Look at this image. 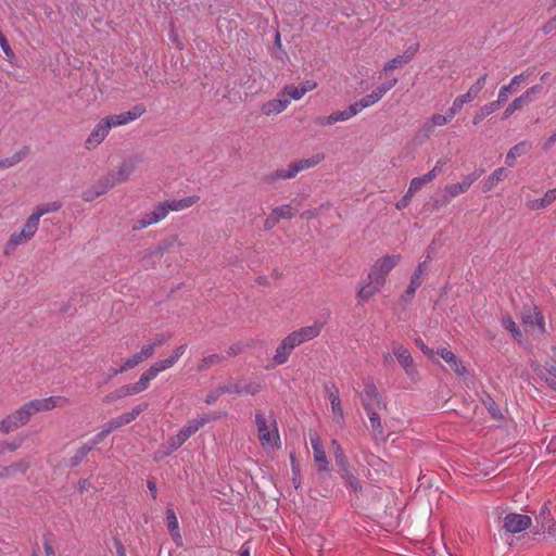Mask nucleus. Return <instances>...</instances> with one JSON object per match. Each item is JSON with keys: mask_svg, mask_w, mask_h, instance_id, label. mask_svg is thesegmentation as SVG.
Wrapping results in <instances>:
<instances>
[{"mask_svg": "<svg viewBox=\"0 0 556 556\" xmlns=\"http://www.w3.org/2000/svg\"><path fill=\"white\" fill-rule=\"evenodd\" d=\"M67 404L68 400L64 396H50L29 401L0 421V431L5 434L13 432L28 424L33 415L48 412L55 407H64Z\"/></svg>", "mask_w": 556, "mask_h": 556, "instance_id": "f257e3e1", "label": "nucleus"}, {"mask_svg": "<svg viewBox=\"0 0 556 556\" xmlns=\"http://www.w3.org/2000/svg\"><path fill=\"white\" fill-rule=\"evenodd\" d=\"M324 160V154L317 153L309 159L299 160L289 164L287 168H278L275 172L266 175L264 181L273 184L277 179H291L300 172L314 167Z\"/></svg>", "mask_w": 556, "mask_h": 556, "instance_id": "f03ea898", "label": "nucleus"}, {"mask_svg": "<svg viewBox=\"0 0 556 556\" xmlns=\"http://www.w3.org/2000/svg\"><path fill=\"white\" fill-rule=\"evenodd\" d=\"M255 424L257 426L258 439L261 444L264 447L275 446L277 442H279V434L276 428V420L271 417V424L274 427V431H269V426L267 425V420L262 412H257L255 415Z\"/></svg>", "mask_w": 556, "mask_h": 556, "instance_id": "7ed1b4c3", "label": "nucleus"}, {"mask_svg": "<svg viewBox=\"0 0 556 556\" xmlns=\"http://www.w3.org/2000/svg\"><path fill=\"white\" fill-rule=\"evenodd\" d=\"M362 405L365 410L386 409L387 403L383 401L378 388L372 380L365 383L363 392L359 394Z\"/></svg>", "mask_w": 556, "mask_h": 556, "instance_id": "20e7f679", "label": "nucleus"}, {"mask_svg": "<svg viewBox=\"0 0 556 556\" xmlns=\"http://www.w3.org/2000/svg\"><path fill=\"white\" fill-rule=\"evenodd\" d=\"M400 261L401 255L399 254L386 255L377 260L368 273V278H377L380 279L382 283H386L387 276Z\"/></svg>", "mask_w": 556, "mask_h": 556, "instance_id": "39448f33", "label": "nucleus"}, {"mask_svg": "<svg viewBox=\"0 0 556 556\" xmlns=\"http://www.w3.org/2000/svg\"><path fill=\"white\" fill-rule=\"evenodd\" d=\"M393 355L396 357L405 374L412 379L416 380L419 376L418 369L415 365L414 358L405 346L401 344L393 345Z\"/></svg>", "mask_w": 556, "mask_h": 556, "instance_id": "423d86ee", "label": "nucleus"}, {"mask_svg": "<svg viewBox=\"0 0 556 556\" xmlns=\"http://www.w3.org/2000/svg\"><path fill=\"white\" fill-rule=\"evenodd\" d=\"M521 321L529 327H536L540 333L545 332L544 317L534 305H525L521 311Z\"/></svg>", "mask_w": 556, "mask_h": 556, "instance_id": "0eeeda50", "label": "nucleus"}, {"mask_svg": "<svg viewBox=\"0 0 556 556\" xmlns=\"http://www.w3.org/2000/svg\"><path fill=\"white\" fill-rule=\"evenodd\" d=\"M146 112V108L143 104L135 105L130 111L122 112L119 114L111 115L105 117V122L110 124V128L126 125L138 117H140Z\"/></svg>", "mask_w": 556, "mask_h": 556, "instance_id": "6e6552de", "label": "nucleus"}, {"mask_svg": "<svg viewBox=\"0 0 556 556\" xmlns=\"http://www.w3.org/2000/svg\"><path fill=\"white\" fill-rule=\"evenodd\" d=\"M531 518L527 515L510 513L504 518V529L510 533H519L531 526Z\"/></svg>", "mask_w": 556, "mask_h": 556, "instance_id": "1a4fd4ad", "label": "nucleus"}, {"mask_svg": "<svg viewBox=\"0 0 556 556\" xmlns=\"http://www.w3.org/2000/svg\"><path fill=\"white\" fill-rule=\"evenodd\" d=\"M384 283L381 282L380 279L377 278H368L361 283L359 289L357 291V299L361 302H368L376 293H378Z\"/></svg>", "mask_w": 556, "mask_h": 556, "instance_id": "9d476101", "label": "nucleus"}, {"mask_svg": "<svg viewBox=\"0 0 556 556\" xmlns=\"http://www.w3.org/2000/svg\"><path fill=\"white\" fill-rule=\"evenodd\" d=\"M110 129H111L110 124H108L104 118L101 119L96 125V127L93 128V130L91 131L89 137L86 139V141H85L86 149L91 150V149H94L96 147H98L104 140V138L108 136Z\"/></svg>", "mask_w": 556, "mask_h": 556, "instance_id": "9b49d317", "label": "nucleus"}, {"mask_svg": "<svg viewBox=\"0 0 556 556\" xmlns=\"http://www.w3.org/2000/svg\"><path fill=\"white\" fill-rule=\"evenodd\" d=\"M435 354L443 358L457 376L465 377L468 374L462 361L451 350L441 348L435 351Z\"/></svg>", "mask_w": 556, "mask_h": 556, "instance_id": "f8f14e48", "label": "nucleus"}, {"mask_svg": "<svg viewBox=\"0 0 556 556\" xmlns=\"http://www.w3.org/2000/svg\"><path fill=\"white\" fill-rule=\"evenodd\" d=\"M538 522V533L547 532L548 534H554L556 531V521L551 515L548 505L545 503L541 509L539 515L536 516Z\"/></svg>", "mask_w": 556, "mask_h": 556, "instance_id": "ddd939ff", "label": "nucleus"}, {"mask_svg": "<svg viewBox=\"0 0 556 556\" xmlns=\"http://www.w3.org/2000/svg\"><path fill=\"white\" fill-rule=\"evenodd\" d=\"M397 83L396 78H392L381 86L377 87L371 93L365 96L359 102H362L363 109L368 108L378 102L390 89H392Z\"/></svg>", "mask_w": 556, "mask_h": 556, "instance_id": "4468645a", "label": "nucleus"}, {"mask_svg": "<svg viewBox=\"0 0 556 556\" xmlns=\"http://www.w3.org/2000/svg\"><path fill=\"white\" fill-rule=\"evenodd\" d=\"M326 391L328 393V399L331 404L333 420L336 424L342 426L344 422V413L339 396V390L337 389L336 386H332L331 388H326Z\"/></svg>", "mask_w": 556, "mask_h": 556, "instance_id": "2eb2a0df", "label": "nucleus"}, {"mask_svg": "<svg viewBox=\"0 0 556 556\" xmlns=\"http://www.w3.org/2000/svg\"><path fill=\"white\" fill-rule=\"evenodd\" d=\"M418 49H419L418 43H415V45L408 47L403 54L397 55V56L393 58L392 60H390L389 62H387L386 65L383 66V71L391 72L397 67H402L403 65L407 64L414 58V55L417 53Z\"/></svg>", "mask_w": 556, "mask_h": 556, "instance_id": "dca6fc26", "label": "nucleus"}, {"mask_svg": "<svg viewBox=\"0 0 556 556\" xmlns=\"http://www.w3.org/2000/svg\"><path fill=\"white\" fill-rule=\"evenodd\" d=\"M531 74L532 72L527 70L526 72H522L521 74L514 76L508 85L501 87L497 100L501 103H504L507 100L509 93L515 92L517 88L520 86V84Z\"/></svg>", "mask_w": 556, "mask_h": 556, "instance_id": "f3484780", "label": "nucleus"}, {"mask_svg": "<svg viewBox=\"0 0 556 556\" xmlns=\"http://www.w3.org/2000/svg\"><path fill=\"white\" fill-rule=\"evenodd\" d=\"M324 324L320 321H315L311 326H305L300 328L299 330H294L293 333L296 336V339L302 344L304 342L311 341L319 336Z\"/></svg>", "mask_w": 556, "mask_h": 556, "instance_id": "a211bd4d", "label": "nucleus"}, {"mask_svg": "<svg viewBox=\"0 0 556 556\" xmlns=\"http://www.w3.org/2000/svg\"><path fill=\"white\" fill-rule=\"evenodd\" d=\"M137 162L134 159L125 160L116 172L110 173L116 185L125 182L136 169Z\"/></svg>", "mask_w": 556, "mask_h": 556, "instance_id": "6ab92c4d", "label": "nucleus"}, {"mask_svg": "<svg viewBox=\"0 0 556 556\" xmlns=\"http://www.w3.org/2000/svg\"><path fill=\"white\" fill-rule=\"evenodd\" d=\"M150 382L151 380L143 372L137 382L121 387V393L124 397L139 394L149 388Z\"/></svg>", "mask_w": 556, "mask_h": 556, "instance_id": "aec40b11", "label": "nucleus"}, {"mask_svg": "<svg viewBox=\"0 0 556 556\" xmlns=\"http://www.w3.org/2000/svg\"><path fill=\"white\" fill-rule=\"evenodd\" d=\"M462 194L456 184L445 186L442 195L439 199L432 200V210H438L445 206L451 200Z\"/></svg>", "mask_w": 556, "mask_h": 556, "instance_id": "412c9836", "label": "nucleus"}, {"mask_svg": "<svg viewBox=\"0 0 556 556\" xmlns=\"http://www.w3.org/2000/svg\"><path fill=\"white\" fill-rule=\"evenodd\" d=\"M452 119L445 113L443 114H433L429 117L424 125L421 126V131L428 137L433 134L434 128L439 126H444L448 124Z\"/></svg>", "mask_w": 556, "mask_h": 556, "instance_id": "4be33fe9", "label": "nucleus"}, {"mask_svg": "<svg viewBox=\"0 0 556 556\" xmlns=\"http://www.w3.org/2000/svg\"><path fill=\"white\" fill-rule=\"evenodd\" d=\"M30 149L28 146L22 147L17 152L8 157L0 159V169L13 167L21 163L29 155Z\"/></svg>", "mask_w": 556, "mask_h": 556, "instance_id": "5701e85b", "label": "nucleus"}, {"mask_svg": "<svg viewBox=\"0 0 556 556\" xmlns=\"http://www.w3.org/2000/svg\"><path fill=\"white\" fill-rule=\"evenodd\" d=\"M508 176V170L504 167H500L495 169L492 174H490L482 184V191L489 192L495 186H497L502 180H504Z\"/></svg>", "mask_w": 556, "mask_h": 556, "instance_id": "b1692460", "label": "nucleus"}, {"mask_svg": "<svg viewBox=\"0 0 556 556\" xmlns=\"http://www.w3.org/2000/svg\"><path fill=\"white\" fill-rule=\"evenodd\" d=\"M176 240V237H170L168 239L160 241L155 249L146 250L143 252L142 258L146 260L148 257L154 256L160 260L164 255V253L167 252L175 244Z\"/></svg>", "mask_w": 556, "mask_h": 556, "instance_id": "393cba45", "label": "nucleus"}, {"mask_svg": "<svg viewBox=\"0 0 556 556\" xmlns=\"http://www.w3.org/2000/svg\"><path fill=\"white\" fill-rule=\"evenodd\" d=\"M289 104V99H273L262 105V113L267 116L270 114H278L285 111Z\"/></svg>", "mask_w": 556, "mask_h": 556, "instance_id": "a878e982", "label": "nucleus"}, {"mask_svg": "<svg viewBox=\"0 0 556 556\" xmlns=\"http://www.w3.org/2000/svg\"><path fill=\"white\" fill-rule=\"evenodd\" d=\"M422 274H424V265L419 264L417 266V268L415 269L414 275L410 278V282L408 285L407 290L405 291V293L403 295V300L404 301H408V300L413 299L417 288H419L420 285H421V276H422Z\"/></svg>", "mask_w": 556, "mask_h": 556, "instance_id": "bb28decb", "label": "nucleus"}, {"mask_svg": "<svg viewBox=\"0 0 556 556\" xmlns=\"http://www.w3.org/2000/svg\"><path fill=\"white\" fill-rule=\"evenodd\" d=\"M212 418L207 415L194 418L189 420L187 425L180 430V432L189 439L192 434H194L200 428L210 422Z\"/></svg>", "mask_w": 556, "mask_h": 556, "instance_id": "cd10ccee", "label": "nucleus"}, {"mask_svg": "<svg viewBox=\"0 0 556 556\" xmlns=\"http://www.w3.org/2000/svg\"><path fill=\"white\" fill-rule=\"evenodd\" d=\"M176 364L174 361V357H167L162 361L155 362L152 364L144 374L149 377V379L152 381L160 372L173 367Z\"/></svg>", "mask_w": 556, "mask_h": 556, "instance_id": "c85d7f7f", "label": "nucleus"}, {"mask_svg": "<svg viewBox=\"0 0 556 556\" xmlns=\"http://www.w3.org/2000/svg\"><path fill=\"white\" fill-rule=\"evenodd\" d=\"M531 144L527 141H521L517 144H515L510 150L507 152L505 156V164L508 167H513L515 165L516 157L523 155L527 150H529Z\"/></svg>", "mask_w": 556, "mask_h": 556, "instance_id": "c756f323", "label": "nucleus"}, {"mask_svg": "<svg viewBox=\"0 0 556 556\" xmlns=\"http://www.w3.org/2000/svg\"><path fill=\"white\" fill-rule=\"evenodd\" d=\"M362 110H363L362 102L356 101L355 103L349 105L345 110L336 111L332 113L334 123L348 121L351 117L355 116L357 113H359Z\"/></svg>", "mask_w": 556, "mask_h": 556, "instance_id": "7c9ffc66", "label": "nucleus"}, {"mask_svg": "<svg viewBox=\"0 0 556 556\" xmlns=\"http://www.w3.org/2000/svg\"><path fill=\"white\" fill-rule=\"evenodd\" d=\"M225 359H226V357L223 354H217V353L204 356L198 363L197 371H199V372L206 371L210 368H212L213 366L220 365Z\"/></svg>", "mask_w": 556, "mask_h": 556, "instance_id": "2f4dec72", "label": "nucleus"}, {"mask_svg": "<svg viewBox=\"0 0 556 556\" xmlns=\"http://www.w3.org/2000/svg\"><path fill=\"white\" fill-rule=\"evenodd\" d=\"M29 240L26 238V236L22 232V230L20 231H16V232H13L9 240L7 241L5 245H4V249H3V253L5 255H10L11 253H13L15 251V249L21 245V244H24L26 242H28Z\"/></svg>", "mask_w": 556, "mask_h": 556, "instance_id": "473e14b6", "label": "nucleus"}, {"mask_svg": "<svg viewBox=\"0 0 556 556\" xmlns=\"http://www.w3.org/2000/svg\"><path fill=\"white\" fill-rule=\"evenodd\" d=\"M500 104H502V103L498 100H496V101H492V102L486 103L483 106H481L475 113L473 118H472V124L475 126L480 124L486 116L494 113L498 109Z\"/></svg>", "mask_w": 556, "mask_h": 556, "instance_id": "72a5a7b5", "label": "nucleus"}, {"mask_svg": "<svg viewBox=\"0 0 556 556\" xmlns=\"http://www.w3.org/2000/svg\"><path fill=\"white\" fill-rule=\"evenodd\" d=\"M556 200V189L547 190L543 198L535 199L528 202V207L530 210H541L549 204H552Z\"/></svg>", "mask_w": 556, "mask_h": 556, "instance_id": "f704fd0d", "label": "nucleus"}, {"mask_svg": "<svg viewBox=\"0 0 556 556\" xmlns=\"http://www.w3.org/2000/svg\"><path fill=\"white\" fill-rule=\"evenodd\" d=\"M381 409H369L365 410L370 422V428L375 434V437H383L384 430L381 424L379 412Z\"/></svg>", "mask_w": 556, "mask_h": 556, "instance_id": "c9c22d12", "label": "nucleus"}, {"mask_svg": "<svg viewBox=\"0 0 556 556\" xmlns=\"http://www.w3.org/2000/svg\"><path fill=\"white\" fill-rule=\"evenodd\" d=\"M486 78H488V74L481 75L477 79V81L469 88V90L466 93L462 94L463 98L465 99V101H467L469 103V102L473 101L478 97L480 91L485 86Z\"/></svg>", "mask_w": 556, "mask_h": 556, "instance_id": "e433bc0d", "label": "nucleus"}, {"mask_svg": "<svg viewBox=\"0 0 556 556\" xmlns=\"http://www.w3.org/2000/svg\"><path fill=\"white\" fill-rule=\"evenodd\" d=\"M200 200L199 195H190L179 200H168L170 211H181L195 204Z\"/></svg>", "mask_w": 556, "mask_h": 556, "instance_id": "4c0bfd02", "label": "nucleus"}, {"mask_svg": "<svg viewBox=\"0 0 556 556\" xmlns=\"http://www.w3.org/2000/svg\"><path fill=\"white\" fill-rule=\"evenodd\" d=\"M340 477L345 481L346 486L354 493H359L363 490L359 479L352 472V469L342 472Z\"/></svg>", "mask_w": 556, "mask_h": 556, "instance_id": "58836bf2", "label": "nucleus"}, {"mask_svg": "<svg viewBox=\"0 0 556 556\" xmlns=\"http://www.w3.org/2000/svg\"><path fill=\"white\" fill-rule=\"evenodd\" d=\"M482 172V169H476L471 174L464 176L462 181L456 184L460 193H465L470 186L480 178Z\"/></svg>", "mask_w": 556, "mask_h": 556, "instance_id": "ea45409f", "label": "nucleus"}, {"mask_svg": "<svg viewBox=\"0 0 556 556\" xmlns=\"http://www.w3.org/2000/svg\"><path fill=\"white\" fill-rule=\"evenodd\" d=\"M482 172V169H476L471 174L464 176L462 181L456 184L460 193H465L470 186L480 178Z\"/></svg>", "mask_w": 556, "mask_h": 556, "instance_id": "a19ab883", "label": "nucleus"}, {"mask_svg": "<svg viewBox=\"0 0 556 556\" xmlns=\"http://www.w3.org/2000/svg\"><path fill=\"white\" fill-rule=\"evenodd\" d=\"M60 208H61V203H59V202L45 203V204L38 205L31 215L35 216V218L39 222L40 217L43 216L45 214H48L51 212H56Z\"/></svg>", "mask_w": 556, "mask_h": 556, "instance_id": "79ce46f5", "label": "nucleus"}, {"mask_svg": "<svg viewBox=\"0 0 556 556\" xmlns=\"http://www.w3.org/2000/svg\"><path fill=\"white\" fill-rule=\"evenodd\" d=\"M114 186H116L115 180L113 179V176L111 174H108L103 177H101L93 187L99 192L100 195L106 193L110 189H112Z\"/></svg>", "mask_w": 556, "mask_h": 556, "instance_id": "37998d69", "label": "nucleus"}, {"mask_svg": "<svg viewBox=\"0 0 556 556\" xmlns=\"http://www.w3.org/2000/svg\"><path fill=\"white\" fill-rule=\"evenodd\" d=\"M167 201H164L160 204H157L152 212L149 213L151 220L156 224L160 220L164 219L167 214L169 213L170 208Z\"/></svg>", "mask_w": 556, "mask_h": 556, "instance_id": "c03bdc74", "label": "nucleus"}, {"mask_svg": "<svg viewBox=\"0 0 556 556\" xmlns=\"http://www.w3.org/2000/svg\"><path fill=\"white\" fill-rule=\"evenodd\" d=\"M291 352L292 351L287 345H285L282 340L281 343L277 346L276 353L273 357L274 365H282L287 363Z\"/></svg>", "mask_w": 556, "mask_h": 556, "instance_id": "a18cd8bd", "label": "nucleus"}, {"mask_svg": "<svg viewBox=\"0 0 556 556\" xmlns=\"http://www.w3.org/2000/svg\"><path fill=\"white\" fill-rule=\"evenodd\" d=\"M166 520H167V527L170 531L174 540L181 539V535L179 533V526H178V519L175 515V511L173 509L166 510Z\"/></svg>", "mask_w": 556, "mask_h": 556, "instance_id": "49530a36", "label": "nucleus"}, {"mask_svg": "<svg viewBox=\"0 0 556 556\" xmlns=\"http://www.w3.org/2000/svg\"><path fill=\"white\" fill-rule=\"evenodd\" d=\"M273 213L276 215L278 220L281 219H291L294 217L296 210L291 207L290 204L280 205L277 207H274Z\"/></svg>", "mask_w": 556, "mask_h": 556, "instance_id": "de8ad7c7", "label": "nucleus"}, {"mask_svg": "<svg viewBox=\"0 0 556 556\" xmlns=\"http://www.w3.org/2000/svg\"><path fill=\"white\" fill-rule=\"evenodd\" d=\"M502 325L505 329H507L513 334V337L516 341H518V342L522 341V338H523L522 333L510 316L504 317L502 319Z\"/></svg>", "mask_w": 556, "mask_h": 556, "instance_id": "09e8293b", "label": "nucleus"}, {"mask_svg": "<svg viewBox=\"0 0 556 556\" xmlns=\"http://www.w3.org/2000/svg\"><path fill=\"white\" fill-rule=\"evenodd\" d=\"M92 451L90 448V445H88L87 443L83 444L76 452L75 454L70 458V463H68V466L70 467H76L78 466L83 459L88 455V453Z\"/></svg>", "mask_w": 556, "mask_h": 556, "instance_id": "8fccbe9b", "label": "nucleus"}, {"mask_svg": "<svg viewBox=\"0 0 556 556\" xmlns=\"http://www.w3.org/2000/svg\"><path fill=\"white\" fill-rule=\"evenodd\" d=\"M188 439L179 431L177 434L168 438L167 440V452L166 454H170L174 451L178 450Z\"/></svg>", "mask_w": 556, "mask_h": 556, "instance_id": "3c124183", "label": "nucleus"}, {"mask_svg": "<svg viewBox=\"0 0 556 556\" xmlns=\"http://www.w3.org/2000/svg\"><path fill=\"white\" fill-rule=\"evenodd\" d=\"M38 226L39 222L35 218V216L30 215L21 230L26 236V238L30 240L36 233Z\"/></svg>", "mask_w": 556, "mask_h": 556, "instance_id": "603ef678", "label": "nucleus"}, {"mask_svg": "<svg viewBox=\"0 0 556 556\" xmlns=\"http://www.w3.org/2000/svg\"><path fill=\"white\" fill-rule=\"evenodd\" d=\"M314 460L317 465L318 471H328L329 470V462L327 459L324 448H321V450L315 448Z\"/></svg>", "mask_w": 556, "mask_h": 556, "instance_id": "864d4df0", "label": "nucleus"}, {"mask_svg": "<svg viewBox=\"0 0 556 556\" xmlns=\"http://www.w3.org/2000/svg\"><path fill=\"white\" fill-rule=\"evenodd\" d=\"M304 94L305 93L299 86H294L292 84L285 86L280 92V96L289 97L292 100H300Z\"/></svg>", "mask_w": 556, "mask_h": 556, "instance_id": "5fc2aeb1", "label": "nucleus"}, {"mask_svg": "<svg viewBox=\"0 0 556 556\" xmlns=\"http://www.w3.org/2000/svg\"><path fill=\"white\" fill-rule=\"evenodd\" d=\"M30 466L29 460L27 459H20L18 462H15L9 466H7L9 470L10 477L14 476L16 472L25 473Z\"/></svg>", "mask_w": 556, "mask_h": 556, "instance_id": "6e6d98bb", "label": "nucleus"}, {"mask_svg": "<svg viewBox=\"0 0 556 556\" xmlns=\"http://www.w3.org/2000/svg\"><path fill=\"white\" fill-rule=\"evenodd\" d=\"M542 90H543V87L541 85H534L531 88L527 89L520 96V98L528 105L536 99L538 94L541 93Z\"/></svg>", "mask_w": 556, "mask_h": 556, "instance_id": "4d7b16f0", "label": "nucleus"}, {"mask_svg": "<svg viewBox=\"0 0 556 556\" xmlns=\"http://www.w3.org/2000/svg\"><path fill=\"white\" fill-rule=\"evenodd\" d=\"M527 104L522 101L520 97L515 98L506 108L503 119H507L510 115H513L516 111L523 109Z\"/></svg>", "mask_w": 556, "mask_h": 556, "instance_id": "13d9d810", "label": "nucleus"}, {"mask_svg": "<svg viewBox=\"0 0 556 556\" xmlns=\"http://www.w3.org/2000/svg\"><path fill=\"white\" fill-rule=\"evenodd\" d=\"M468 103L467 101H465V99L463 98V96H458L455 98V100L453 101V104L452 106L446 111V114L448 115V117L451 119L454 118V116L459 113L464 106V104Z\"/></svg>", "mask_w": 556, "mask_h": 556, "instance_id": "bf43d9fd", "label": "nucleus"}, {"mask_svg": "<svg viewBox=\"0 0 556 556\" xmlns=\"http://www.w3.org/2000/svg\"><path fill=\"white\" fill-rule=\"evenodd\" d=\"M223 389V393H233L241 394L243 393V383L241 381H229L228 383L220 386Z\"/></svg>", "mask_w": 556, "mask_h": 556, "instance_id": "052dcab7", "label": "nucleus"}, {"mask_svg": "<svg viewBox=\"0 0 556 556\" xmlns=\"http://www.w3.org/2000/svg\"><path fill=\"white\" fill-rule=\"evenodd\" d=\"M445 163L446 162L443 159L438 160L434 167L424 175V180L431 182L442 172V167Z\"/></svg>", "mask_w": 556, "mask_h": 556, "instance_id": "680f3d73", "label": "nucleus"}, {"mask_svg": "<svg viewBox=\"0 0 556 556\" xmlns=\"http://www.w3.org/2000/svg\"><path fill=\"white\" fill-rule=\"evenodd\" d=\"M142 362H143V359L138 352V353H135L134 355H131L130 357L126 358L123 363V367H124L125 371H127L129 369L135 368Z\"/></svg>", "mask_w": 556, "mask_h": 556, "instance_id": "e2e57ef3", "label": "nucleus"}, {"mask_svg": "<svg viewBox=\"0 0 556 556\" xmlns=\"http://www.w3.org/2000/svg\"><path fill=\"white\" fill-rule=\"evenodd\" d=\"M334 459H336V464L339 468V470H338L339 475L351 469V466L348 462V457L345 456L344 453L343 454L339 453V455L334 456Z\"/></svg>", "mask_w": 556, "mask_h": 556, "instance_id": "0e129e2a", "label": "nucleus"}, {"mask_svg": "<svg viewBox=\"0 0 556 556\" xmlns=\"http://www.w3.org/2000/svg\"><path fill=\"white\" fill-rule=\"evenodd\" d=\"M245 349V345L242 343V342H237V343H233L229 346V349L226 351V355H224L226 357V359L228 357H233V356H237L239 354H241Z\"/></svg>", "mask_w": 556, "mask_h": 556, "instance_id": "69168bd1", "label": "nucleus"}, {"mask_svg": "<svg viewBox=\"0 0 556 556\" xmlns=\"http://www.w3.org/2000/svg\"><path fill=\"white\" fill-rule=\"evenodd\" d=\"M154 224L152 220H151V217L149 214L144 215L143 217L137 219L134 225H132V230L137 231V230H141L150 225Z\"/></svg>", "mask_w": 556, "mask_h": 556, "instance_id": "338daca9", "label": "nucleus"}, {"mask_svg": "<svg viewBox=\"0 0 556 556\" xmlns=\"http://www.w3.org/2000/svg\"><path fill=\"white\" fill-rule=\"evenodd\" d=\"M155 346L151 343V342H148L147 344H144L141 350L139 351V354L140 356L142 357V359H148L150 357H152L155 353Z\"/></svg>", "mask_w": 556, "mask_h": 556, "instance_id": "774afa93", "label": "nucleus"}]
</instances>
